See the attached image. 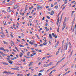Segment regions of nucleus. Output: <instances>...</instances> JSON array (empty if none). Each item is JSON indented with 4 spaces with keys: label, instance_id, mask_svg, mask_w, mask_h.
I'll return each mask as SVG.
<instances>
[{
    "label": "nucleus",
    "instance_id": "473e14b6",
    "mask_svg": "<svg viewBox=\"0 0 76 76\" xmlns=\"http://www.w3.org/2000/svg\"><path fill=\"white\" fill-rule=\"evenodd\" d=\"M69 72H70V71H69L68 72H66L65 73L66 74H67V73H69Z\"/></svg>",
    "mask_w": 76,
    "mask_h": 76
},
{
    "label": "nucleus",
    "instance_id": "a211bd4d",
    "mask_svg": "<svg viewBox=\"0 0 76 76\" xmlns=\"http://www.w3.org/2000/svg\"><path fill=\"white\" fill-rule=\"evenodd\" d=\"M3 42L4 43V44H8L7 42H6V41H3Z\"/></svg>",
    "mask_w": 76,
    "mask_h": 76
},
{
    "label": "nucleus",
    "instance_id": "f03ea898",
    "mask_svg": "<svg viewBox=\"0 0 76 76\" xmlns=\"http://www.w3.org/2000/svg\"><path fill=\"white\" fill-rule=\"evenodd\" d=\"M52 35L53 37H55V38H57V36L56 35L54 34V33H52Z\"/></svg>",
    "mask_w": 76,
    "mask_h": 76
},
{
    "label": "nucleus",
    "instance_id": "052dcab7",
    "mask_svg": "<svg viewBox=\"0 0 76 76\" xmlns=\"http://www.w3.org/2000/svg\"><path fill=\"white\" fill-rule=\"evenodd\" d=\"M38 51L39 53H41V50H39Z\"/></svg>",
    "mask_w": 76,
    "mask_h": 76
},
{
    "label": "nucleus",
    "instance_id": "20e7f679",
    "mask_svg": "<svg viewBox=\"0 0 76 76\" xmlns=\"http://www.w3.org/2000/svg\"><path fill=\"white\" fill-rule=\"evenodd\" d=\"M58 45V42H57L56 44L54 46V48H56L57 46Z\"/></svg>",
    "mask_w": 76,
    "mask_h": 76
},
{
    "label": "nucleus",
    "instance_id": "79ce46f5",
    "mask_svg": "<svg viewBox=\"0 0 76 76\" xmlns=\"http://www.w3.org/2000/svg\"><path fill=\"white\" fill-rule=\"evenodd\" d=\"M55 8H56V9H57L58 8V6H56Z\"/></svg>",
    "mask_w": 76,
    "mask_h": 76
},
{
    "label": "nucleus",
    "instance_id": "f3484780",
    "mask_svg": "<svg viewBox=\"0 0 76 76\" xmlns=\"http://www.w3.org/2000/svg\"><path fill=\"white\" fill-rule=\"evenodd\" d=\"M7 11L9 13L10 12H11V10H10V9H7Z\"/></svg>",
    "mask_w": 76,
    "mask_h": 76
},
{
    "label": "nucleus",
    "instance_id": "2f4dec72",
    "mask_svg": "<svg viewBox=\"0 0 76 76\" xmlns=\"http://www.w3.org/2000/svg\"><path fill=\"white\" fill-rule=\"evenodd\" d=\"M12 51H14V52H16V50L14 49H12Z\"/></svg>",
    "mask_w": 76,
    "mask_h": 76
},
{
    "label": "nucleus",
    "instance_id": "13d9d810",
    "mask_svg": "<svg viewBox=\"0 0 76 76\" xmlns=\"http://www.w3.org/2000/svg\"><path fill=\"white\" fill-rule=\"evenodd\" d=\"M30 75H31V74H30V73H28V74H27V75L28 76H29Z\"/></svg>",
    "mask_w": 76,
    "mask_h": 76
},
{
    "label": "nucleus",
    "instance_id": "e2e57ef3",
    "mask_svg": "<svg viewBox=\"0 0 76 76\" xmlns=\"http://www.w3.org/2000/svg\"><path fill=\"white\" fill-rule=\"evenodd\" d=\"M59 22V21H57L56 22L57 24H58V23Z\"/></svg>",
    "mask_w": 76,
    "mask_h": 76
},
{
    "label": "nucleus",
    "instance_id": "1a4fd4ad",
    "mask_svg": "<svg viewBox=\"0 0 76 76\" xmlns=\"http://www.w3.org/2000/svg\"><path fill=\"white\" fill-rule=\"evenodd\" d=\"M50 15H54V11H52L50 13Z\"/></svg>",
    "mask_w": 76,
    "mask_h": 76
},
{
    "label": "nucleus",
    "instance_id": "39448f33",
    "mask_svg": "<svg viewBox=\"0 0 76 76\" xmlns=\"http://www.w3.org/2000/svg\"><path fill=\"white\" fill-rule=\"evenodd\" d=\"M18 7V5H16L14 7V9H17Z\"/></svg>",
    "mask_w": 76,
    "mask_h": 76
},
{
    "label": "nucleus",
    "instance_id": "3c124183",
    "mask_svg": "<svg viewBox=\"0 0 76 76\" xmlns=\"http://www.w3.org/2000/svg\"><path fill=\"white\" fill-rule=\"evenodd\" d=\"M41 62H39V63H38V65H40V64H41Z\"/></svg>",
    "mask_w": 76,
    "mask_h": 76
},
{
    "label": "nucleus",
    "instance_id": "c85d7f7f",
    "mask_svg": "<svg viewBox=\"0 0 76 76\" xmlns=\"http://www.w3.org/2000/svg\"><path fill=\"white\" fill-rule=\"evenodd\" d=\"M46 17L47 18H48V19H50V18L49 16H48V15L46 16Z\"/></svg>",
    "mask_w": 76,
    "mask_h": 76
},
{
    "label": "nucleus",
    "instance_id": "c03bdc74",
    "mask_svg": "<svg viewBox=\"0 0 76 76\" xmlns=\"http://www.w3.org/2000/svg\"><path fill=\"white\" fill-rule=\"evenodd\" d=\"M61 48H60L59 49H58V53H59V51H60V50Z\"/></svg>",
    "mask_w": 76,
    "mask_h": 76
},
{
    "label": "nucleus",
    "instance_id": "bf43d9fd",
    "mask_svg": "<svg viewBox=\"0 0 76 76\" xmlns=\"http://www.w3.org/2000/svg\"><path fill=\"white\" fill-rule=\"evenodd\" d=\"M17 41H18V42H20V40L18 39H17Z\"/></svg>",
    "mask_w": 76,
    "mask_h": 76
},
{
    "label": "nucleus",
    "instance_id": "6e6d98bb",
    "mask_svg": "<svg viewBox=\"0 0 76 76\" xmlns=\"http://www.w3.org/2000/svg\"><path fill=\"white\" fill-rule=\"evenodd\" d=\"M50 70V69H48V70L46 72H47V73L48 72V71H49V70Z\"/></svg>",
    "mask_w": 76,
    "mask_h": 76
},
{
    "label": "nucleus",
    "instance_id": "8fccbe9b",
    "mask_svg": "<svg viewBox=\"0 0 76 76\" xmlns=\"http://www.w3.org/2000/svg\"><path fill=\"white\" fill-rule=\"evenodd\" d=\"M7 57L8 58H10V56H7Z\"/></svg>",
    "mask_w": 76,
    "mask_h": 76
},
{
    "label": "nucleus",
    "instance_id": "ddd939ff",
    "mask_svg": "<svg viewBox=\"0 0 76 76\" xmlns=\"http://www.w3.org/2000/svg\"><path fill=\"white\" fill-rule=\"evenodd\" d=\"M34 63L33 62H30V64H31V66H32V65H33V64H32V63Z\"/></svg>",
    "mask_w": 76,
    "mask_h": 76
},
{
    "label": "nucleus",
    "instance_id": "dca6fc26",
    "mask_svg": "<svg viewBox=\"0 0 76 76\" xmlns=\"http://www.w3.org/2000/svg\"><path fill=\"white\" fill-rule=\"evenodd\" d=\"M74 12H75V11H72V13H71V16H73V15Z\"/></svg>",
    "mask_w": 76,
    "mask_h": 76
},
{
    "label": "nucleus",
    "instance_id": "09e8293b",
    "mask_svg": "<svg viewBox=\"0 0 76 76\" xmlns=\"http://www.w3.org/2000/svg\"><path fill=\"white\" fill-rule=\"evenodd\" d=\"M66 20H67V18L66 17H65V18L64 20H65V21H66Z\"/></svg>",
    "mask_w": 76,
    "mask_h": 76
},
{
    "label": "nucleus",
    "instance_id": "4be33fe9",
    "mask_svg": "<svg viewBox=\"0 0 76 76\" xmlns=\"http://www.w3.org/2000/svg\"><path fill=\"white\" fill-rule=\"evenodd\" d=\"M19 46H20L21 47H24V46H23L22 45H19Z\"/></svg>",
    "mask_w": 76,
    "mask_h": 76
},
{
    "label": "nucleus",
    "instance_id": "f704fd0d",
    "mask_svg": "<svg viewBox=\"0 0 76 76\" xmlns=\"http://www.w3.org/2000/svg\"><path fill=\"white\" fill-rule=\"evenodd\" d=\"M49 31V29L47 28L46 30V31Z\"/></svg>",
    "mask_w": 76,
    "mask_h": 76
},
{
    "label": "nucleus",
    "instance_id": "de8ad7c7",
    "mask_svg": "<svg viewBox=\"0 0 76 76\" xmlns=\"http://www.w3.org/2000/svg\"><path fill=\"white\" fill-rule=\"evenodd\" d=\"M15 70H19V69H18V68H15Z\"/></svg>",
    "mask_w": 76,
    "mask_h": 76
},
{
    "label": "nucleus",
    "instance_id": "a18cd8bd",
    "mask_svg": "<svg viewBox=\"0 0 76 76\" xmlns=\"http://www.w3.org/2000/svg\"><path fill=\"white\" fill-rule=\"evenodd\" d=\"M11 42L12 44H13V45H14L15 43H14L12 41H11Z\"/></svg>",
    "mask_w": 76,
    "mask_h": 76
},
{
    "label": "nucleus",
    "instance_id": "e433bc0d",
    "mask_svg": "<svg viewBox=\"0 0 76 76\" xmlns=\"http://www.w3.org/2000/svg\"><path fill=\"white\" fill-rule=\"evenodd\" d=\"M45 58H46L45 57H44L43 58H42V60H44Z\"/></svg>",
    "mask_w": 76,
    "mask_h": 76
},
{
    "label": "nucleus",
    "instance_id": "69168bd1",
    "mask_svg": "<svg viewBox=\"0 0 76 76\" xmlns=\"http://www.w3.org/2000/svg\"><path fill=\"white\" fill-rule=\"evenodd\" d=\"M11 60H15V58H11Z\"/></svg>",
    "mask_w": 76,
    "mask_h": 76
},
{
    "label": "nucleus",
    "instance_id": "6e6552de",
    "mask_svg": "<svg viewBox=\"0 0 76 76\" xmlns=\"http://www.w3.org/2000/svg\"><path fill=\"white\" fill-rule=\"evenodd\" d=\"M10 72L4 71L3 73H9Z\"/></svg>",
    "mask_w": 76,
    "mask_h": 76
},
{
    "label": "nucleus",
    "instance_id": "cd10ccee",
    "mask_svg": "<svg viewBox=\"0 0 76 76\" xmlns=\"http://www.w3.org/2000/svg\"><path fill=\"white\" fill-rule=\"evenodd\" d=\"M11 69H13V70H16V68H12Z\"/></svg>",
    "mask_w": 76,
    "mask_h": 76
},
{
    "label": "nucleus",
    "instance_id": "9b49d317",
    "mask_svg": "<svg viewBox=\"0 0 76 76\" xmlns=\"http://www.w3.org/2000/svg\"><path fill=\"white\" fill-rule=\"evenodd\" d=\"M3 64H4V65H8V64H7L6 63V62H4L3 63Z\"/></svg>",
    "mask_w": 76,
    "mask_h": 76
},
{
    "label": "nucleus",
    "instance_id": "c756f323",
    "mask_svg": "<svg viewBox=\"0 0 76 76\" xmlns=\"http://www.w3.org/2000/svg\"><path fill=\"white\" fill-rule=\"evenodd\" d=\"M9 73V74H10V75H13V74H14V73H11V72H10Z\"/></svg>",
    "mask_w": 76,
    "mask_h": 76
},
{
    "label": "nucleus",
    "instance_id": "5701e85b",
    "mask_svg": "<svg viewBox=\"0 0 76 76\" xmlns=\"http://www.w3.org/2000/svg\"><path fill=\"white\" fill-rule=\"evenodd\" d=\"M17 76H23V75H22V74H18L17 75Z\"/></svg>",
    "mask_w": 76,
    "mask_h": 76
},
{
    "label": "nucleus",
    "instance_id": "2eb2a0df",
    "mask_svg": "<svg viewBox=\"0 0 76 76\" xmlns=\"http://www.w3.org/2000/svg\"><path fill=\"white\" fill-rule=\"evenodd\" d=\"M4 48L3 47H1L0 48V50H4Z\"/></svg>",
    "mask_w": 76,
    "mask_h": 76
},
{
    "label": "nucleus",
    "instance_id": "a878e982",
    "mask_svg": "<svg viewBox=\"0 0 76 76\" xmlns=\"http://www.w3.org/2000/svg\"><path fill=\"white\" fill-rule=\"evenodd\" d=\"M47 43L45 42L43 43V45H47Z\"/></svg>",
    "mask_w": 76,
    "mask_h": 76
},
{
    "label": "nucleus",
    "instance_id": "603ef678",
    "mask_svg": "<svg viewBox=\"0 0 76 76\" xmlns=\"http://www.w3.org/2000/svg\"><path fill=\"white\" fill-rule=\"evenodd\" d=\"M4 25H7V23H6V22H5V23H4Z\"/></svg>",
    "mask_w": 76,
    "mask_h": 76
},
{
    "label": "nucleus",
    "instance_id": "f257e3e1",
    "mask_svg": "<svg viewBox=\"0 0 76 76\" xmlns=\"http://www.w3.org/2000/svg\"><path fill=\"white\" fill-rule=\"evenodd\" d=\"M53 64V62H51L49 64H48L46 65H45V64H44V67H47L48 66H50V65H51V64Z\"/></svg>",
    "mask_w": 76,
    "mask_h": 76
},
{
    "label": "nucleus",
    "instance_id": "49530a36",
    "mask_svg": "<svg viewBox=\"0 0 76 76\" xmlns=\"http://www.w3.org/2000/svg\"><path fill=\"white\" fill-rule=\"evenodd\" d=\"M64 40H63L62 44H64Z\"/></svg>",
    "mask_w": 76,
    "mask_h": 76
},
{
    "label": "nucleus",
    "instance_id": "4c0bfd02",
    "mask_svg": "<svg viewBox=\"0 0 76 76\" xmlns=\"http://www.w3.org/2000/svg\"><path fill=\"white\" fill-rule=\"evenodd\" d=\"M42 8V7H41L39 8V9H40V10H41Z\"/></svg>",
    "mask_w": 76,
    "mask_h": 76
},
{
    "label": "nucleus",
    "instance_id": "ea45409f",
    "mask_svg": "<svg viewBox=\"0 0 76 76\" xmlns=\"http://www.w3.org/2000/svg\"><path fill=\"white\" fill-rule=\"evenodd\" d=\"M69 69H70V68H67L66 69H65V71L66 72V71H67V70H69Z\"/></svg>",
    "mask_w": 76,
    "mask_h": 76
},
{
    "label": "nucleus",
    "instance_id": "864d4df0",
    "mask_svg": "<svg viewBox=\"0 0 76 76\" xmlns=\"http://www.w3.org/2000/svg\"><path fill=\"white\" fill-rule=\"evenodd\" d=\"M71 48H70L69 51H68V53H69V52H70V51H71Z\"/></svg>",
    "mask_w": 76,
    "mask_h": 76
},
{
    "label": "nucleus",
    "instance_id": "338daca9",
    "mask_svg": "<svg viewBox=\"0 0 76 76\" xmlns=\"http://www.w3.org/2000/svg\"><path fill=\"white\" fill-rule=\"evenodd\" d=\"M35 51H34V50H32V52L33 53H35Z\"/></svg>",
    "mask_w": 76,
    "mask_h": 76
},
{
    "label": "nucleus",
    "instance_id": "72a5a7b5",
    "mask_svg": "<svg viewBox=\"0 0 76 76\" xmlns=\"http://www.w3.org/2000/svg\"><path fill=\"white\" fill-rule=\"evenodd\" d=\"M61 13V11L58 14L57 17H58V16H59V15H60V14Z\"/></svg>",
    "mask_w": 76,
    "mask_h": 76
},
{
    "label": "nucleus",
    "instance_id": "7c9ffc66",
    "mask_svg": "<svg viewBox=\"0 0 76 76\" xmlns=\"http://www.w3.org/2000/svg\"><path fill=\"white\" fill-rule=\"evenodd\" d=\"M0 53H1L2 55H3V52H2L1 51H0Z\"/></svg>",
    "mask_w": 76,
    "mask_h": 76
},
{
    "label": "nucleus",
    "instance_id": "423d86ee",
    "mask_svg": "<svg viewBox=\"0 0 76 76\" xmlns=\"http://www.w3.org/2000/svg\"><path fill=\"white\" fill-rule=\"evenodd\" d=\"M8 63H10V64H12V63H13V61L10 60L8 61Z\"/></svg>",
    "mask_w": 76,
    "mask_h": 76
},
{
    "label": "nucleus",
    "instance_id": "774afa93",
    "mask_svg": "<svg viewBox=\"0 0 76 76\" xmlns=\"http://www.w3.org/2000/svg\"><path fill=\"white\" fill-rule=\"evenodd\" d=\"M1 38H4L3 36L2 35H1Z\"/></svg>",
    "mask_w": 76,
    "mask_h": 76
},
{
    "label": "nucleus",
    "instance_id": "9d476101",
    "mask_svg": "<svg viewBox=\"0 0 76 76\" xmlns=\"http://www.w3.org/2000/svg\"><path fill=\"white\" fill-rule=\"evenodd\" d=\"M49 38H50V39H52V36H51V34H49Z\"/></svg>",
    "mask_w": 76,
    "mask_h": 76
},
{
    "label": "nucleus",
    "instance_id": "a19ab883",
    "mask_svg": "<svg viewBox=\"0 0 76 76\" xmlns=\"http://www.w3.org/2000/svg\"><path fill=\"white\" fill-rule=\"evenodd\" d=\"M25 50H26V51H28V50L26 49H24V51H25Z\"/></svg>",
    "mask_w": 76,
    "mask_h": 76
},
{
    "label": "nucleus",
    "instance_id": "5fc2aeb1",
    "mask_svg": "<svg viewBox=\"0 0 76 76\" xmlns=\"http://www.w3.org/2000/svg\"><path fill=\"white\" fill-rule=\"evenodd\" d=\"M10 36L12 37V38H13V36L12 34H10Z\"/></svg>",
    "mask_w": 76,
    "mask_h": 76
},
{
    "label": "nucleus",
    "instance_id": "412c9836",
    "mask_svg": "<svg viewBox=\"0 0 76 76\" xmlns=\"http://www.w3.org/2000/svg\"><path fill=\"white\" fill-rule=\"evenodd\" d=\"M29 54H30V52L28 51L27 53V56H29Z\"/></svg>",
    "mask_w": 76,
    "mask_h": 76
},
{
    "label": "nucleus",
    "instance_id": "6ab92c4d",
    "mask_svg": "<svg viewBox=\"0 0 76 76\" xmlns=\"http://www.w3.org/2000/svg\"><path fill=\"white\" fill-rule=\"evenodd\" d=\"M60 28V26H58V28H57V32H59V31L58 30H59V28Z\"/></svg>",
    "mask_w": 76,
    "mask_h": 76
},
{
    "label": "nucleus",
    "instance_id": "37998d69",
    "mask_svg": "<svg viewBox=\"0 0 76 76\" xmlns=\"http://www.w3.org/2000/svg\"><path fill=\"white\" fill-rule=\"evenodd\" d=\"M43 45L42 44H41L40 45H39V46H40V47H42Z\"/></svg>",
    "mask_w": 76,
    "mask_h": 76
},
{
    "label": "nucleus",
    "instance_id": "4d7b16f0",
    "mask_svg": "<svg viewBox=\"0 0 76 76\" xmlns=\"http://www.w3.org/2000/svg\"><path fill=\"white\" fill-rule=\"evenodd\" d=\"M44 19H45V17H43L42 19V20H44Z\"/></svg>",
    "mask_w": 76,
    "mask_h": 76
},
{
    "label": "nucleus",
    "instance_id": "7ed1b4c3",
    "mask_svg": "<svg viewBox=\"0 0 76 76\" xmlns=\"http://www.w3.org/2000/svg\"><path fill=\"white\" fill-rule=\"evenodd\" d=\"M68 45V44H67V43H66L65 44V45L64 46V47L65 48V50H67V45Z\"/></svg>",
    "mask_w": 76,
    "mask_h": 76
},
{
    "label": "nucleus",
    "instance_id": "c9c22d12",
    "mask_svg": "<svg viewBox=\"0 0 76 76\" xmlns=\"http://www.w3.org/2000/svg\"><path fill=\"white\" fill-rule=\"evenodd\" d=\"M34 47H37V44H34Z\"/></svg>",
    "mask_w": 76,
    "mask_h": 76
},
{
    "label": "nucleus",
    "instance_id": "4468645a",
    "mask_svg": "<svg viewBox=\"0 0 76 76\" xmlns=\"http://www.w3.org/2000/svg\"><path fill=\"white\" fill-rule=\"evenodd\" d=\"M26 7L25 9V11H26V10H28V8H27V7H28V5H26Z\"/></svg>",
    "mask_w": 76,
    "mask_h": 76
},
{
    "label": "nucleus",
    "instance_id": "aec40b11",
    "mask_svg": "<svg viewBox=\"0 0 76 76\" xmlns=\"http://www.w3.org/2000/svg\"><path fill=\"white\" fill-rule=\"evenodd\" d=\"M29 43L30 44H31V45H33V42H31V41H30L29 42Z\"/></svg>",
    "mask_w": 76,
    "mask_h": 76
},
{
    "label": "nucleus",
    "instance_id": "680f3d73",
    "mask_svg": "<svg viewBox=\"0 0 76 76\" xmlns=\"http://www.w3.org/2000/svg\"><path fill=\"white\" fill-rule=\"evenodd\" d=\"M10 17V15H8L7 16V18H8V19H9V18Z\"/></svg>",
    "mask_w": 76,
    "mask_h": 76
},
{
    "label": "nucleus",
    "instance_id": "bb28decb",
    "mask_svg": "<svg viewBox=\"0 0 76 76\" xmlns=\"http://www.w3.org/2000/svg\"><path fill=\"white\" fill-rule=\"evenodd\" d=\"M41 75H42V74L41 73H39L38 75V76H41Z\"/></svg>",
    "mask_w": 76,
    "mask_h": 76
},
{
    "label": "nucleus",
    "instance_id": "0e129e2a",
    "mask_svg": "<svg viewBox=\"0 0 76 76\" xmlns=\"http://www.w3.org/2000/svg\"><path fill=\"white\" fill-rule=\"evenodd\" d=\"M53 73V71H52L50 73V74H51V73Z\"/></svg>",
    "mask_w": 76,
    "mask_h": 76
},
{
    "label": "nucleus",
    "instance_id": "58836bf2",
    "mask_svg": "<svg viewBox=\"0 0 76 76\" xmlns=\"http://www.w3.org/2000/svg\"><path fill=\"white\" fill-rule=\"evenodd\" d=\"M29 22L30 23H31V22H32V20H31V19H29Z\"/></svg>",
    "mask_w": 76,
    "mask_h": 76
},
{
    "label": "nucleus",
    "instance_id": "b1692460",
    "mask_svg": "<svg viewBox=\"0 0 76 76\" xmlns=\"http://www.w3.org/2000/svg\"><path fill=\"white\" fill-rule=\"evenodd\" d=\"M66 20H64V21L63 22V25H65L64 23H66Z\"/></svg>",
    "mask_w": 76,
    "mask_h": 76
},
{
    "label": "nucleus",
    "instance_id": "393cba45",
    "mask_svg": "<svg viewBox=\"0 0 76 76\" xmlns=\"http://www.w3.org/2000/svg\"><path fill=\"white\" fill-rule=\"evenodd\" d=\"M33 8H34V7H33V6H31V7H30L29 8V10H31V9H33Z\"/></svg>",
    "mask_w": 76,
    "mask_h": 76
},
{
    "label": "nucleus",
    "instance_id": "f8f14e48",
    "mask_svg": "<svg viewBox=\"0 0 76 76\" xmlns=\"http://www.w3.org/2000/svg\"><path fill=\"white\" fill-rule=\"evenodd\" d=\"M44 69H42V70H40L39 71V72L40 73L41 72H44Z\"/></svg>",
    "mask_w": 76,
    "mask_h": 76
},
{
    "label": "nucleus",
    "instance_id": "0eeeda50",
    "mask_svg": "<svg viewBox=\"0 0 76 76\" xmlns=\"http://www.w3.org/2000/svg\"><path fill=\"white\" fill-rule=\"evenodd\" d=\"M63 26H64V27L62 28V31H63V29H64V28H66V25H63Z\"/></svg>",
    "mask_w": 76,
    "mask_h": 76
}]
</instances>
